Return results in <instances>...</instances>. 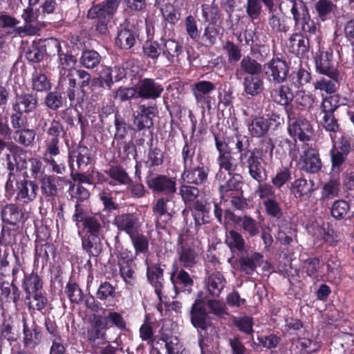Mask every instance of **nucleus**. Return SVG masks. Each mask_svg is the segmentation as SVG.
<instances>
[{
  "mask_svg": "<svg viewBox=\"0 0 354 354\" xmlns=\"http://www.w3.org/2000/svg\"><path fill=\"white\" fill-rule=\"evenodd\" d=\"M72 221L77 229L82 249L90 257L97 258L103 250L101 237L106 224L105 216L93 212L85 205H75Z\"/></svg>",
  "mask_w": 354,
  "mask_h": 354,
  "instance_id": "1",
  "label": "nucleus"
},
{
  "mask_svg": "<svg viewBox=\"0 0 354 354\" xmlns=\"http://www.w3.org/2000/svg\"><path fill=\"white\" fill-rule=\"evenodd\" d=\"M211 132L216 150L218 152L216 162L220 169H224L230 174L237 168L236 160L233 156L234 153L230 146V143L234 144L235 149L239 155L238 159L241 166L259 155L257 148L251 147L250 138L246 135L235 133L234 136H228L227 132L223 130L212 131Z\"/></svg>",
  "mask_w": 354,
  "mask_h": 354,
  "instance_id": "2",
  "label": "nucleus"
},
{
  "mask_svg": "<svg viewBox=\"0 0 354 354\" xmlns=\"http://www.w3.org/2000/svg\"><path fill=\"white\" fill-rule=\"evenodd\" d=\"M183 172L180 179L186 184L204 185L208 181L210 169L203 162L201 153H196V146L185 138L181 152Z\"/></svg>",
  "mask_w": 354,
  "mask_h": 354,
  "instance_id": "3",
  "label": "nucleus"
},
{
  "mask_svg": "<svg viewBox=\"0 0 354 354\" xmlns=\"http://www.w3.org/2000/svg\"><path fill=\"white\" fill-rule=\"evenodd\" d=\"M58 88L65 92L71 106L82 107L87 99L84 88L90 84V73L82 68L61 69Z\"/></svg>",
  "mask_w": 354,
  "mask_h": 354,
  "instance_id": "4",
  "label": "nucleus"
},
{
  "mask_svg": "<svg viewBox=\"0 0 354 354\" xmlns=\"http://www.w3.org/2000/svg\"><path fill=\"white\" fill-rule=\"evenodd\" d=\"M286 115L287 132L292 140L286 138L281 142L287 145L289 156L294 158L297 157L299 151L297 140L302 142L309 141L314 130L310 122L297 113L295 110L293 111H289Z\"/></svg>",
  "mask_w": 354,
  "mask_h": 354,
  "instance_id": "5",
  "label": "nucleus"
},
{
  "mask_svg": "<svg viewBox=\"0 0 354 354\" xmlns=\"http://www.w3.org/2000/svg\"><path fill=\"white\" fill-rule=\"evenodd\" d=\"M263 5L270 15L268 17V25L274 32L286 33L290 29L289 20L286 17L280 16L275 12L274 0L272 3L268 0H247L245 12L248 17L252 21L259 20L263 11Z\"/></svg>",
  "mask_w": 354,
  "mask_h": 354,
  "instance_id": "6",
  "label": "nucleus"
},
{
  "mask_svg": "<svg viewBox=\"0 0 354 354\" xmlns=\"http://www.w3.org/2000/svg\"><path fill=\"white\" fill-rule=\"evenodd\" d=\"M120 3V0H104L93 4L88 9L87 18L95 20L93 26L98 34L105 35L108 33V25L116 13Z\"/></svg>",
  "mask_w": 354,
  "mask_h": 354,
  "instance_id": "7",
  "label": "nucleus"
},
{
  "mask_svg": "<svg viewBox=\"0 0 354 354\" xmlns=\"http://www.w3.org/2000/svg\"><path fill=\"white\" fill-rule=\"evenodd\" d=\"M15 178L10 181L7 179L5 185L6 192L10 196H14L17 203L23 205L33 202L37 196L39 186L35 180L28 179V171L24 172V178L18 180L13 186Z\"/></svg>",
  "mask_w": 354,
  "mask_h": 354,
  "instance_id": "8",
  "label": "nucleus"
},
{
  "mask_svg": "<svg viewBox=\"0 0 354 354\" xmlns=\"http://www.w3.org/2000/svg\"><path fill=\"white\" fill-rule=\"evenodd\" d=\"M145 178L148 188L153 194L172 198L176 193L177 183L175 177L161 174L153 176L152 171L149 170Z\"/></svg>",
  "mask_w": 354,
  "mask_h": 354,
  "instance_id": "9",
  "label": "nucleus"
},
{
  "mask_svg": "<svg viewBox=\"0 0 354 354\" xmlns=\"http://www.w3.org/2000/svg\"><path fill=\"white\" fill-rule=\"evenodd\" d=\"M27 150L19 145L10 142L8 153L5 155L8 179L15 178L16 172L24 171L28 165Z\"/></svg>",
  "mask_w": 354,
  "mask_h": 354,
  "instance_id": "10",
  "label": "nucleus"
},
{
  "mask_svg": "<svg viewBox=\"0 0 354 354\" xmlns=\"http://www.w3.org/2000/svg\"><path fill=\"white\" fill-rule=\"evenodd\" d=\"M289 7L295 27L300 26L302 32L315 34L317 27L315 21L311 19L306 3L303 0H299Z\"/></svg>",
  "mask_w": 354,
  "mask_h": 354,
  "instance_id": "11",
  "label": "nucleus"
},
{
  "mask_svg": "<svg viewBox=\"0 0 354 354\" xmlns=\"http://www.w3.org/2000/svg\"><path fill=\"white\" fill-rule=\"evenodd\" d=\"M263 72L268 82L281 84L286 82L290 72V64L280 57H272L263 64Z\"/></svg>",
  "mask_w": 354,
  "mask_h": 354,
  "instance_id": "12",
  "label": "nucleus"
},
{
  "mask_svg": "<svg viewBox=\"0 0 354 354\" xmlns=\"http://www.w3.org/2000/svg\"><path fill=\"white\" fill-rule=\"evenodd\" d=\"M225 220L231 221L234 227L242 231L246 237H255L261 232L260 223L250 216H237L231 209L225 210Z\"/></svg>",
  "mask_w": 354,
  "mask_h": 354,
  "instance_id": "13",
  "label": "nucleus"
},
{
  "mask_svg": "<svg viewBox=\"0 0 354 354\" xmlns=\"http://www.w3.org/2000/svg\"><path fill=\"white\" fill-rule=\"evenodd\" d=\"M234 268L239 272L252 275L263 262V255L258 252H248L247 250L232 256Z\"/></svg>",
  "mask_w": 354,
  "mask_h": 354,
  "instance_id": "14",
  "label": "nucleus"
},
{
  "mask_svg": "<svg viewBox=\"0 0 354 354\" xmlns=\"http://www.w3.org/2000/svg\"><path fill=\"white\" fill-rule=\"evenodd\" d=\"M315 71L322 75L337 80L340 75L338 64L335 62L333 53L330 50H319L315 57Z\"/></svg>",
  "mask_w": 354,
  "mask_h": 354,
  "instance_id": "15",
  "label": "nucleus"
},
{
  "mask_svg": "<svg viewBox=\"0 0 354 354\" xmlns=\"http://www.w3.org/2000/svg\"><path fill=\"white\" fill-rule=\"evenodd\" d=\"M93 151L86 146L79 145L76 149L68 153V165L71 175L85 172L93 160Z\"/></svg>",
  "mask_w": 354,
  "mask_h": 354,
  "instance_id": "16",
  "label": "nucleus"
},
{
  "mask_svg": "<svg viewBox=\"0 0 354 354\" xmlns=\"http://www.w3.org/2000/svg\"><path fill=\"white\" fill-rule=\"evenodd\" d=\"M196 104L203 110L212 108L214 97L210 95L216 90V84L207 80H199L190 86Z\"/></svg>",
  "mask_w": 354,
  "mask_h": 354,
  "instance_id": "17",
  "label": "nucleus"
},
{
  "mask_svg": "<svg viewBox=\"0 0 354 354\" xmlns=\"http://www.w3.org/2000/svg\"><path fill=\"white\" fill-rule=\"evenodd\" d=\"M176 254L178 259L176 264L180 267L191 270L198 263V254L194 243L188 242L182 236L177 241Z\"/></svg>",
  "mask_w": 354,
  "mask_h": 354,
  "instance_id": "18",
  "label": "nucleus"
},
{
  "mask_svg": "<svg viewBox=\"0 0 354 354\" xmlns=\"http://www.w3.org/2000/svg\"><path fill=\"white\" fill-rule=\"evenodd\" d=\"M301 149L302 153L297 162L299 169L308 174H317L322 168L318 151L307 144H303Z\"/></svg>",
  "mask_w": 354,
  "mask_h": 354,
  "instance_id": "19",
  "label": "nucleus"
},
{
  "mask_svg": "<svg viewBox=\"0 0 354 354\" xmlns=\"http://www.w3.org/2000/svg\"><path fill=\"white\" fill-rule=\"evenodd\" d=\"M351 151V142L346 139H342L337 146L335 145L333 146L329 151L331 163L330 175L339 176L344 168Z\"/></svg>",
  "mask_w": 354,
  "mask_h": 354,
  "instance_id": "20",
  "label": "nucleus"
},
{
  "mask_svg": "<svg viewBox=\"0 0 354 354\" xmlns=\"http://www.w3.org/2000/svg\"><path fill=\"white\" fill-rule=\"evenodd\" d=\"M109 328L107 321L102 315H93L86 328V338L92 345H102L108 342L107 330Z\"/></svg>",
  "mask_w": 354,
  "mask_h": 354,
  "instance_id": "21",
  "label": "nucleus"
},
{
  "mask_svg": "<svg viewBox=\"0 0 354 354\" xmlns=\"http://www.w3.org/2000/svg\"><path fill=\"white\" fill-rule=\"evenodd\" d=\"M0 217L2 223L7 226L19 227L28 219L26 210L16 203H8L1 205Z\"/></svg>",
  "mask_w": 354,
  "mask_h": 354,
  "instance_id": "22",
  "label": "nucleus"
},
{
  "mask_svg": "<svg viewBox=\"0 0 354 354\" xmlns=\"http://www.w3.org/2000/svg\"><path fill=\"white\" fill-rule=\"evenodd\" d=\"M185 268L173 263L170 273V281L176 294L185 292L190 294L194 286V279Z\"/></svg>",
  "mask_w": 354,
  "mask_h": 354,
  "instance_id": "23",
  "label": "nucleus"
},
{
  "mask_svg": "<svg viewBox=\"0 0 354 354\" xmlns=\"http://www.w3.org/2000/svg\"><path fill=\"white\" fill-rule=\"evenodd\" d=\"M190 321L192 326L199 333V337L203 336L201 332H206L211 324L210 317L205 308L203 299H196L192 305L190 310Z\"/></svg>",
  "mask_w": 354,
  "mask_h": 354,
  "instance_id": "24",
  "label": "nucleus"
},
{
  "mask_svg": "<svg viewBox=\"0 0 354 354\" xmlns=\"http://www.w3.org/2000/svg\"><path fill=\"white\" fill-rule=\"evenodd\" d=\"M139 29L134 24L127 23V21L118 32L115 40V45L118 48L124 50H130L134 46L136 40L139 38Z\"/></svg>",
  "mask_w": 354,
  "mask_h": 354,
  "instance_id": "25",
  "label": "nucleus"
},
{
  "mask_svg": "<svg viewBox=\"0 0 354 354\" xmlns=\"http://www.w3.org/2000/svg\"><path fill=\"white\" fill-rule=\"evenodd\" d=\"M38 106L39 97L37 94L28 90L16 93L12 103V109L21 111L22 113H25V115L35 112Z\"/></svg>",
  "mask_w": 354,
  "mask_h": 354,
  "instance_id": "26",
  "label": "nucleus"
},
{
  "mask_svg": "<svg viewBox=\"0 0 354 354\" xmlns=\"http://www.w3.org/2000/svg\"><path fill=\"white\" fill-rule=\"evenodd\" d=\"M147 263L146 276L149 283L154 288L155 293L160 297L164 287V272L167 266L162 262Z\"/></svg>",
  "mask_w": 354,
  "mask_h": 354,
  "instance_id": "27",
  "label": "nucleus"
},
{
  "mask_svg": "<svg viewBox=\"0 0 354 354\" xmlns=\"http://www.w3.org/2000/svg\"><path fill=\"white\" fill-rule=\"evenodd\" d=\"M23 346L24 348L35 349L42 342L44 335L42 328L35 321L28 324L26 318L22 319Z\"/></svg>",
  "mask_w": 354,
  "mask_h": 354,
  "instance_id": "28",
  "label": "nucleus"
},
{
  "mask_svg": "<svg viewBox=\"0 0 354 354\" xmlns=\"http://www.w3.org/2000/svg\"><path fill=\"white\" fill-rule=\"evenodd\" d=\"M271 100L283 107L286 114L288 111H293L295 109L292 105V101L295 97L292 88L288 84H277L270 91Z\"/></svg>",
  "mask_w": 354,
  "mask_h": 354,
  "instance_id": "29",
  "label": "nucleus"
},
{
  "mask_svg": "<svg viewBox=\"0 0 354 354\" xmlns=\"http://www.w3.org/2000/svg\"><path fill=\"white\" fill-rule=\"evenodd\" d=\"M138 97L143 100H156L161 97L163 84L154 78L145 77L137 84Z\"/></svg>",
  "mask_w": 354,
  "mask_h": 354,
  "instance_id": "30",
  "label": "nucleus"
},
{
  "mask_svg": "<svg viewBox=\"0 0 354 354\" xmlns=\"http://www.w3.org/2000/svg\"><path fill=\"white\" fill-rule=\"evenodd\" d=\"M113 224L118 232H123L129 237L141 231L139 218L134 213L127 212L116 215Z\"/></svg>",
  "mask_w": 354,
  "mask_h": 354,
  "instance_id": "31",
  "label": "nucleus"
},
{
  "mask_svg": "<svg viewBox=\"0 0 354 354\" xmlns=\"http://www.w3.org/2000/svg\"><path fill=\"white\" fill-rule=\"evenodd\" d=\"M306 32H295L288 39L287 48L289 53L301 58L306 57L310 48V39Z\"/></svg>",
  "mask_w": 354,
  "mask_h": 354,
  "instance_id": "32",
  "label": "nucleus"
},
{
  "mask_svg": "<svg viewBox=\"0 0 354 354\" xmlns=\"http://www.w3.org/2000/svg\"><path fill=\"white\" fill-rule=\"evenodd\" d=\"M105 174L109 176V185L113 188L125 187L131 183V177L127 169L120 164L109 165L104 170Z\"/></svg>",
  "mask_w": 354,
  "mask_h": 354,
  "instance_id": "33",
  "label": "nucleus"
},
{
  "mask_svg": "<svg viewBox=\"0 0 354 354\" xmlns=\"http://www.w3.org/2000/svg\"><path fill=\"white\" fill-rule=\"evenodd\" d=\"M39 126L41 128L46 137L63 138L66 136L68 129L64 127L58 118L55 115L52 118H41Z\"/></svg>",
  "mask_w": 354,
  "mask_h": 354,
  "instance_id": "34",
  "label": "nucleus"
},
{
  "mask_svg": "<svg viewBox=\"0 0 354 354\" xmlns=\"http://www.w3.org/2000/svg\"><path fill=\"white\" fill-rule=\"evenodd\" d=\"M161 55L164 57L169 65L178 61L180 55L183 52V45L174 39L160 38Z\"/></svg>",
  "mask_w": 354,
  "mask_h": 354,
  "instance_id": "35",
  "label": "nucleus"
},
{
  "mask_svg": "<svg viewBox=\"0 0 354 354\" xmlns=\"http://www.w3.org/2000/svg\"><path fill=\"white\" fill-rule=\"evenodd\" d=\"M171 198L162 196L158 198L152 207L153 215L156 219V227L164 228L167 222L171 218V214L168 212L167 203Z\"/></svg>",
  "mask_w": 354,
  "mask_h": 354,
  "instance_id": "36",
  "label": "nucleus"
},
{
  "mask_svg": "<svg viewBox=\"0 0 354 354\" xmlns=\"http://www.w3.org/2000/svg\"><path fill=\"white\" fill-rule=\"evenodd\" d=\"M21 292L14 282L0 279V302L13 303L17 307L21 300Z\"/></svg>",
  "mask_w": 354,
  "mask_h": 354,
  "instance_id": "37",
  "label": "nucleus"
},
{
  "mask_svg": "<svg viewBox=\"0 0 354 354\" xmlns=\"http://www.w3.org/2000/svg\"><path fill=\"white\" fill-rule=\"evenodd\" d=\"M50 234L47 232V229H39L37 232V239L35 241V259H42L47 261L49 259V252L54 253L55 248L52 243L45 242L38 245L40 241H45Z\"/></svg>",
  "mask_w": 354,
  "mask_h": 354,
  "instance_id": "38",
  "label": "nucleus"
},
{
  "mask_svg": "<svg viewBox=\"0 0 354 354\" xmlns=\"http://www.w3.org/2000/svg\"><path fill=\"white\" fill-rule=\"evenodd\" d=\"M148 149L147 153V160L145 165L149 169L162 166L165 160V152L162 151L157 144H154L153 138L151 136L149 140L147 142Z\"/></svg>",
  "mask_w": 354,
  "mask_h": 354,
  "instance_id": "39",
  "label": "nucleus"
},
{
  "mask_svg": "<svg viewBox=\"0 0 354 354\" xmlns=\"http://www.w3.org/2000/svg\"><path fill=\"white\" fill-rule=\"evenodd\" d=\"M154 107L142 104L139 106L138 115L134 117L133 124L138 131L150 129L153 125Z\"/></svg>",
  "mask_w": 354,
  "mask_h": 354,
  "instance_id": "40",
  "label": "nucleus"
},
{
  "mask_svg": "<svg viewBox=\"0 0 354 354\" xmlns=\"http://www.w3.org/2000/svg\"><path fill=\"white\" fill-rule=\"evenodd\" d=\"M24 301L29 310H37L39 312L44 310L48 302L45 290L26 294Z\"/></svg>",
  "mask_w": 354,
  "mask_h": 354,
  "instance_id": "41",
  "label": "nucleus"
},
{
  "mask_svg": "<svg viewBox=\"0 0 354 354\" xmlns=\"http://www.w3.org/2000/svg\"><path fill=\"white\" fill-rule=\"evenodd\" d=\"M316 190L315 184L313 180H307L305 178L301 177L295 179L291 184L290 191L296 198H310L312 194Z\"/></svg>",
  "mask_w": 354,
  "mask_h": 354,
  "instance_id": "42",
  "label": "nucleus"
},
{
  "mask_svg": "<svg viewBox=\"0 0 354 354\" xmlns=\"http://www.w3.org/2000/svg\"><path fill=\"white\" fill-rule=\"evenodd\" d=\"M24 278L21 281V288L25 295L45 290L43 279L37 272L32 271L30 273L24 272Z\"/></svg>",
  "mask_w": 354,
  "mask_h": 354,
  "instance_id": "43",
  "label": "nucleus"
},
{
  "mask_svg": "<svg viewBox=\"0 0 354 354\" xmlns=\"http://www.w3.org/2000/svg\"><path fill=\"white\" fill-rule=\"evenodd\" d=\"M263 71V65L256 59L245 56L240 62L239 67L236 69V74L245 76H255L261 75Z\"/></svg>",
  "mask_w": 354,
  "mask_h": 354,
  "instance_id": "44",
  "label": "nucleus"
},
{
  "mask_svg": "<svg viewBox=\"0 0 354 354\" xmlns=\"http://www.w3.org/2000/svg\"><path fill=\"white\" fill-rule=\"evenodd\" d=\"M111 70L114 82H120L124 78L133 77L138 73V66L134 65L132 62L111 66Z\"/></svg>",
  "mask_w": 354,
  "mask_h": 354,
  "instance_id": "45",
  "label": "nucleus"
},
{
  "mask_svg": "<svg viewBox=\"0 0 354 354\" xmlns=\"http://www.w3.org/2000/svg\"><path fill=\"white\" fill-rule=\"evenodd\" d=\"M205 282L209 293L213 297H218L225 286L226 281L221 272L214 271L207 277Z\"/></svg>",
  "mask_w": 354,
  "mask_h": 354,
  "instance_id": "46",
  "label": "nucleus"
},
{
  "mask_svg": "<svg viewBox=\"0 0 354 354\" xmlns=\"http://www.w3.org/2000/svg\"><path fill=\"white\" fill-rule=\"evenodd\" d=\"M243 91L251 97L259 95L264 90V82L259 75L245 76L243 80Z\"/></svg>",
  "mask_w": 354,
  "mask_h": 354,
  "instance_id": "47",
  "label": "nucleus"
},
{
  "mask_svg": "<svg viewBox=\"0 0 354 354\" xmlns=\"http://www.w3.org/2000/svg\"><path fill=\"white\" fill-rule=\"evenodd\" d=\"M0 335L7 339L10 346L16 342L19 337V330L16 328L15 321L10 316L3 317L0 324Z\"/></svg>",
  "mask_w": 354,
  "mask_h": 354,
  "instance_id": "48",
  "label": "nucleus"
},
{
  "mask_svg": "<svg viewBox=\"0 0 354 354\" xmlns=\"http://www.w3.org/2000/svg\"><path fill=\"white\" fill-rule=\"evenodd\" d=\"M262 160L261 156L257 155L252 160L242 165L248 169L250 177L258 183H262L267 178L266 170L262 165Z\"/></svg>",
  "mask_w": 354,
  "mask_h": 354,
  "instance_id": "49",
  "label": "nucleus"
},
{
  "mask_svg": "<svg viewBox=\"0 0 354 354\" xmlns=\"http://www.w3.org/2000/svg\"><path fill=\"white\" fill-rule=\"evenodd\" d=\"M225 242L233 256L246 250L243 235L234 230H230L226 233Z\"/></svg>",
  "mask_w": 354,
  "mask_h": 354,
  "instance_id": "50",
  "label": "nucleus"
},
{
  "mask_svg": "<svg viewBox=\"0 0 354 354\" xmlns=\"http://www.w3.org/2000/svg\"><path fill=\"white\" fill-rule=\"evenodd\" d=\"M46 55V48L43 43L33 41L31 45L24 48V57L30 64L41 62Z\"/></svg>",
  "mask_w": 354,
  "mask_h": 354,
  "instance_id": "51",
  "label": "nucleus"
},
{
  "mask_svg": "<svg viewBox=\"0 0 354 354\" xmlns=\"http://www.w3.org/2000/svg\"><path fill=\"white\" fill-rule=\"evenodd\" d=\"M42 195L47 201L54 200L58 196L57 181L52 175H46L39 180Z\"/></svg>",
  "mask_w": 354,
  "mask_h": 354,
  "instance_id": "52",
  "label": "nucleus"
},
{
  "mask_svg": "<svg viewBox=\"0 0 354 354\" xmlns=\"http://www.w3.org/2000/svg\"><path fill=\"white\" fill-rule=\"evenodd\" d=\"M35 136L36 132L33 129L23 127L14 131V143L23 148L29 147L34 144Z\"/></svg>",
  "mask_w": 354,
  "mask_h": 354,
  "instance_id": "53",
  "label": "nucleus"
},
{
  "mask_svg": "<svg viewBox=\"0 0 354 354\" xmlns=\"http://www.w3.org/2000/svg\"><path fill=\"white\" fill-rule=\"evenodd\" d=\"M264 116H255L248 124V131L252 138H263L269 131Z\"/></svg>",
  "mask_w": 354,
  "mask_h": 354,
  "instance_id": "54",
  "label": "nucleus"
},
{
  "mask_svg": "<svg viewBox=\"0 0 354 354\" xmlns=\"http://www.w3.org/2000/svg\"><path fill=\"white\" fill-rule=\"evenodd\" d=\"M289 81L296 88H303L309 84L312 80L310 72L300 66L296 70L292 71L288 76Z\"/></svg>",
  "mask_w": 354,
  "mask_h": 354,
  "instance_id": "55",
  "label": "nucleus"
},
{
  "mask_svg": "<svg viewBox=\"0 0 354 354\" xmlns=\"http://www.w3.org/2000/svg\"><path fill=\"white\" fill-rule=\"evenodd\" d=\"M46 165L38 158L31 157L28 160V165L24 171H28V178H32L33 180H39L44 176H46L45 173Z\"/></svg>",
  "mask_w": 354,
  "mask_h": 354,
  "instance_id": "56",
  "label": "nucleus"
},
{
  "mask_svg": "<svg viewBox=\"0 0 354 354\" xmlns=\"http://www.w3.org/2000/svg\"><path fill=\"white\" fill-rule=\"evenodd\" d=\"M336 7L331 0H317L313 5V12L319 20L324 21L329 19Z\"/></svg>",
  "mask_w": 354,
  "mask_h": 354,
  "instance_id": "57",
  "label": "nucleus"
},
{
  "mask_svg": "<svg viewBox=\"0 0 354 354\" xmlns=\"http://www.w3.org/2000/svg\"><path fill=\"white\" fill-rule=\"evenodd\" d=\"M31 87L32 92H48L51 90L52 84L45 73L35 71L31 75Z\"/></svg>",
  "mask_w": 354,
  "mask_h": 354,
  "instance_id": "58",
  "label": "nucleus"
},
{
  "mask_svg": "<svg viewBox=\"0 0 354 354\" xmlns=\"http://www.w3.org/2000/svg\"><path fill=\"white\" fill-rule=\"evenodd\" d=\"M63 93L65 92H62L58 86L53 91H48L44 98L45 105L50 110L57 111L66 103V97L62 95Z\"/></svg>",
  "mask_w": 354,
  "mask_h": 354,
  "instance_id": "59",
  "label": "nucleus"
},
{
  "mask_svg": "<svg viewBox=\"0 0 354 354\" xmlns=\"http://www.w3.org/2000/svg\"><path fill=\"white\" fill-rule=\"evenodd\" d=\"M330 179L324 184L321 195L323 199H332L339 196L341 183L338 176L330 175Z\"/></svg>",
  "mask_w": 354,
  "mask_h": 354,
  "instance_id": "60",
  "label": "nucleus"
},
{
  "mask_svg": "<svg viewBox=\"0 0 354 354\" xmlns=\"http://www.w3.org/2000/svg\"><path fill=\"white\" fill-rule=\"evenodd\" d=\"M241 176L234 174L233 176L226 182L225 185H220L218 192L221 198L232 196L234 192H239L241 189L242 184Z\"/></svg>",
  "mask_w": 354,
  "mask_h": 354,
  "instance_id": "61",
  "label": "nucleus"
},
{
  "mask_svg": "<svg viewBox=\"0 0 354 354\" xmlns=\"http://www.w3.org/2000/svg\"><path fill=\"white\" fill-rule=\"evenodd\" d=\"M101 61L102 56L97 51L93 49L84 50L80 57L81 66L91 70L96 68L100 64Z\"/></svg>",
  "mask_w": 354,
  "mask_h": 354,
  "instance_id": "62",
  "label": "nucleus"
},
{
  "mask_svg": "<svg viewBox=\"0 0 354 354\" xmlns=\"http://www.w3.org/2000/svg\"><path fill=\"white\" fill-rule=\"evenodd\" d=\"M64 293L71 304H79L83 301L84 294L79 284L71 277L64 288Z\"/></svg>",
  "mask_w": 354,
  "mask_h": 354,
  "instance_id": "63",
  "label": "nucleus"
},
{
  "mask_svg": "<svg viewBox=\"0 0 354 354\" xmlns=\"http://www.w3.org/2000/svg\"><path fill=\"white\" fill-rule=\"evenodd\" d=\"M201 10L202 17L208 24H216L222 15L220 8L214 0L211 4L203 3Z\"/></svg>",
  "mask_w": 354,
  "mask_h": 354,
  "instance_id": "64",
  "label": "nucleus"
}]
</instances>
